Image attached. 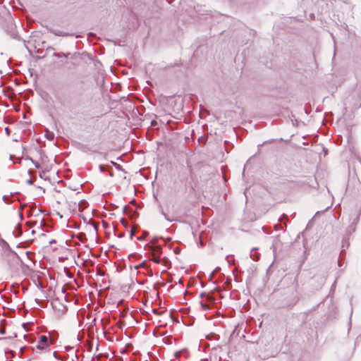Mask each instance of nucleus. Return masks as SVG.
Listing matches in <instances>:
<instances>
[{"instance_id": "0eeeda50", "label": "nucleus", "mask_w": 361, "mask_h": 361, "mask_svg": "<svg viewBox=\"0 0 361 361\" xmlns=\"http://www.w3.org/2000/svg\"><path fill=\"white\" fill-rule=\"evenodd\" d=\"M201 306H202V308L203 310H207L209 309V305H207V304H204L203 302L201 303Z\"/></svg>"}, {"instance_id": "f03ea898", "label": "nucleus", "mask_w": 361, "mask_h": 361, "mask_svg": "<svg viewBox=\"0 0 361 361\" xmlns=\"http://www.w3.org/2000/svg\"><path fill=\"white\" fill-rule=\"evenodd\" d=\"M147 249L151 252L152 255L160 256L161 254V249L159 246L154 245H147Z\"/></svg>"}, {"instance_id": "f257e3e1", "label": "nucleus", "mask_w": 361, "mask_h": 361, "mask_svg": "<svg viewBox=\"0 0 361 361\" xmlns=\"http://www.w3.org/2000/svg\"><path fill=\"white\" fill-rule=\"evenodd\" d=\"M52 344V341L49 336L42 335L37 341L36 348L39 350H46Z\"/></svg>"}, {"instance_id": "39448f33", "label": "nucleus", "mask_w": 361, "mask_h": 361, "mask_svg": "<svg viewBox=\"0 0 361 361\" xmlns=\"http://www.w3.org/2000/svg\"><path fill=\"white\" fill-rule=\"evenodd\" d=\"M152 260H153L155 263L159 264V263L161 262L160 256L152 255Z\"/></svg>"}, {"instance_id": "6e6552de", "label": "nucleus", "mask_w": 361, "mask_h": 361, "mask_svg": "<svg viewBox=\"0 0 361 361\" xmlns=\"http://www.w3.org/2000/svg\"><path fill=\"white\" fill-rule=\"evenodd\" d=\"M5 130H6V133H7V135H8V134H9V133H8V128H6V129H5Z\"/></svg>"}, {"instance_id": "7ed1b4c3", "label": "nucleus", "mask_w": 361, "mask_h": 361, "mask_svg": "<svg viewBox=\"0 0 361 361\" xmlns=\"http://www.w3.org/2000/svg\"><path fill=\"white\" fill-rule=\"evenodd\" d=\"M174 357L176 359H188V353L185 350L178 351L174 353Z\"/></svg>"}, {"instance_id": "9b49d317", "label": "nucleus", "mask_w": 361, "mask_h": 361, "mask_svg": "<svg viewBox=\"0 0 361 361\" xmlns=\"http://www.w3.org/2000/svg\"><path fill=\"white\" fill-rule=\"evenodd\" d=\"M53 137H54V135L51 134V137H50V139H51V138H53Z\"/></svg>"}, {"instance_id": "1a4fd4ad", "label": "nucleus", "mask_w": 361, "mask_h": 361, "mask_svg": "<svg viewBox=\"0 0 361 361\" xmlns=\"http://www.w3.org/2000/svg\"><path fill=\"white\" fill-rule=\"evenodd\" d=\"M155 241H156V239H154V240L152 241V243L154 244V243H155Z\"/></svg>"}, {"instance_id": "20e7f679", "label": "nucleus", "mask_w": 361, "mask_h": 361, "mask_svg": "<svg viewBox=\"0 0 361 361\" xmlns=\"http://www.w3.org/2000/svg\"><path fill=\"white\" fill-rule=\"evenodd\" d=\"M48 359L49 360H51L53 358L56 359V360H63V357H62L58 352L56 351H54L52 353H50V357H47Z\"/></svg>"}, {"instance_id": "423d86ee", "label": "nucleus", "mask_w": 361, "mask_h": 361, "mask_svg": "<svg viewBox=\"0 0 361 361\" xmlns=\"http://www.w3.org/2000/svg\"><path fill=\"white\" fill-rule=\"evenodd\" d=\"M85 202L84 201H80L78 202V209H83L85 207Z\"/></svg>"}, {"instance_id": "f8f14e48", "label": "nucleus", "mask_w": 361, "mask_h": 361, "mask_svg": "<svg viewBox=\"0 0 361 361\" xmlns=\"http://www.w3.org/2000/svg\"><path fill=\"white\" fill-rule=\"evenodd\" d=\"M164 216H165V219H167V220H169V219H167V216H166V214H164Z\"/></svg>"}, {"instance_id": "9d476101", "label": "nucleus", "mask_w": 361, "mask_h": 361, "mask_svg": "<svg viewBox=\"0 0 361 361\" xmlns=\"http://www.w3.org/2000/svg\"><path fill=\"white\" fill-rule=\"evenodd\" d=\"M152 126L155 125V122L152 121Z\"/></svg>"}]
</instances>
